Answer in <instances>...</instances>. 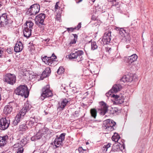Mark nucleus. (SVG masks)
<instances>
[{
	"label": "nucleus",
	"instance_id": "nucleus-18",
	"mask_svg": "<svg viewBox=\"0 0 153 153\" xmlns=\"http://www.w3.org/2000/svg\"><path fill=\"white\" fill-rule=\"evenodd\" d=\"M68 99H65L61 100L58 103V109H59V110H63L65 108V106L70 101Z\"/></svg>",
	"mask_w": 153,
	"mask_h": 153
},
{
	"label": "nucleus",
	"instance_id": "nucleus-33",
	"mask_svg": "<svg viewBox=\"0 0 153 153\" xmlns=\"http://www.w3.org/2000/svg\"><path fill=\"white\" fill-rule=\"evenodd\" d=\"M39 131L43 135V134H47L48 131V129L47 128L44 127L42 129L39 130Z\"/></svg>",
	"mask_w": 153,
	"mask_h": 153
},
{
	"label": "nucleus",
	"instance_id": "nucleus-47",
	"mask_svg": "<svg viewBox=\"0 0 153 153\" xmlns=\"http://www.w3.org/2000/svg\"><path fill=\"white\" fill-rule=\"evenodd\" d=\"M79 112L78 111H76L75 112L74 114V116L75 117H78L79 116Z\"/></svg>",
	"mask_w": 153,
	"mask_h": 153
},
{
	"label": "nucleus",
	"instance_id": "nucleus-25",
	"mask_svg": "<svg viewBox=\"0 0 153 153\" xmlns=\"http://www.w3.org/2000/svg\"><path fill=\"white\" fill-rule=\"evenodd\" d=\"M121 88V86L120 84H116L113 85L111 90L113 93H116L120 90Z\"/></svg>",
	"mask_w": 153,
	"mask_h": 153
},
{
	"label": "nucleus",
	"instance_id": "nucleus-58",
	"mask_svg": "<svg viewBox=\"0 0 153 153\" xmlns=\"http://www.w3.org/2000/svg\"><path fill=\"white\" fill-rule=\"evenodd\" d=\"M1 6H2L1 4H0V7H1Z\"/></svg>",
	"mask_w": 153,
	"mask_h": 153
},
{
	"label": "nucleus",
	"instance_id": "nucleus-2",
	"mask_svg": "<svg viewBox=\"0 0 153 153\" xmlns=\"http://www.w3.org/2000/svg\"><path fill=\"white\" fill-rule=\"evenodd\" d=\"M15 92L16 94L27 97L29 94L28 89L26 85H20L15 90Z\"/></svg>",
	"mask_w": 153,
	"mask_h": 153
},
{
	"label": "nucleus",
	"instance_id": "nucleus-59",
	"mask_svg": "<svg viewBox=\"0 0 153 153\" xmlns=\"http://www.w3.org/2000/svg\"><path fill=\"white\" fill-rule=\"evenodd\" d=\"M9 62L10 61V60H9Z\"/></svg>",
	"mask_w": 153,
	"mask_h": 153
},
{
	"label": "nucleus",
	"instance_id": "nucleus-4",
	"mask_svg": "<svg viewBox=\"0 0 153 153\" xmlns=\"http://www.w3.org/2000/svg\"><path fill=\"white\" fill-rule=\"evenodd\" d=\"M40 8V5L36 4L31 5L29 8L26 14L29 16H35L39 12Z\"/></svg>",
	"mask_w": 153,
	"mask_h": 153
},
{
	"label": "nucleus",
	"instance_id": "nucleus-36",
	"mask_svg": "<svg viewBox=\"0 0 153 153\" xmlns=\"http://www.w3.org/2000/svg\"><path fill=\"white\" fill-rule=\"evenodd\" d=\"M65 70L62 67H60L57 71V73L58 74H60L64 72Z\"/></svg>",
	"mask_w": 153,
	"mask_h": 153
},
{
	"label": "nucleus",
	"instance_id": "nucleus-13",
	"mask_svg": "<svg viewBox=\"0 0 153 153\" xmlns=\"http://www.w3.org/2000/svg\"><path fill=\"white\" fill-rule=\"evenodd\" d=\"M111 31H108L104 33L101 40V43L102 45L108 44L110 42L111 40Z\"/></svg>",
	"mask_w": 153,
	"mask_h": 153
},
{
	"label": "nucleus",
	"instance_id": "nucleus-28",
	"mask_svg": "<svg viewBox=\"0 0 153 153\" xmlns=\"http://www.w3.org/2000/svg\"><path fill=\"white\" fill-rule=\"evenodd\" d=\"M28 129L27 126L26 124H22L19 126V129L20 131H25Z\"/></svg>",
	"mask_w": 153,
	"mask_h": 153
},
{
	"label": "nucleus",
	"instance_id": "nucleus-37",
	"mask_svg": "<svg viewBox=\"0 0 153 153\" xmlns=\"http://www.w3.org/2000/svg\"><path fill=\"white\" fill-rule=\"evenodd\" d=\"M43 135L41 133V132L39 130L36 133V138L37 140L40 139L41 137Z\"/></svg>",
	"mask_w": 153,
	"mask_h": 153
},
{
	"label": "nucleus",
	"instance_id": "nucleus-45",
	"mask_svg": "<svg viewBox=\"0 0 153 153\" xmlns=\"http://www.w3.org/2000/svg\"><path fill=\"white\" fill-rule=\"evenodd\" d=\"M59 2H58L56 3V4L55 6V8L56 10L58 9L60 7L59 6Z\"/></svg>",
	"mask_w": 153,
	"mask_h": 153
},
{
	"label": "nucleus",
	"instance_id": "nucleus-8",
	"mask_svg": "<svg viewBox=\"0 0 153 153\" xmlns=\"http://www.w3.org/2000/svg\"><path fill=\"white\" fill-rule=\"evenodd\" d=\"M50 86L47 85L42 89V93L41 94L40 98L42 100H43L45 98L52 97L53 94L51 91L50 89Z\"/></svg>",
	"mask_w": 153,
	"mask_h": 153
},
{
	"label": "nucleus",
	"instance_id": "nucleus-22",
	"mask_svg": "<svg viewBox=\"0 0 153 153\" xmlns=\"http://www.w3.org/2000/svg\"><path fill=\"white\" fill-rule=\"evenodd\" d=\"M138 56L135 54H133L129 56L128 59V62L130 64L137 60Z\"/></svg>",
	"mask_w": 153,
	"mask_h": 153
},
{
	"label": "nucleus",
	"instance_id": "nucleus-51",
	"mask_svg": "<svg viewBox=\"0 0 153 153\" xmlns=\"http://www.w3.org/2000/svg\"><path fill=\"white\" fill-rule=\"evenodd\" d=\"M65 84H62L61 86V88L62 90H65Z\"/></svg>",
	"mask_w": 153,
	"mask_h": 153
},
{
	"label": "nucleus",
	"instance_id": "nucleus-27",
	"mask_svg": "<svg viewBox=\"0 0 153 153\" xmlns=\"http://www.w3.org/2000/svg\"><path fill=\"white\" fill-rule=\"evenodd\" d=\"M26 23V25L25 28H27V29L32 30L34 24L33 22L32 21H30L27 22Z\"/></svg>",
	"mask_w": 153,
	"mask_h": 153
},
{
	"label": "nucleus",
	"instance_id": "nucleus-35",
	"mask_svg": "<svg viewBox=\"0 0 153 153\" xmlns=\"http://www.w3.org/2000/svg\"><path fill=\"white\" fill-rule=\"evenodd\" d=\"M85 150H84L82 147H80L79 148L78 150H76V153H85Z\"/></svg>",
	"mask_w": 153,
	"mask_h": 153
},
{
	"label": "nucleus",
	"instance_id": "nucleus-38",
	"mask_svg": "<svg viewBox=\"0 0 153 153\" xmlns=\"http://www.w3.org/2000/svg\"><path fill=\"white\" fill-rule=\"evenodd\" d=\"M111 144L110 143H108L107 144H105L103 146V148H106L105 149H104V152H106L107 151L108 149L111 146Z\"/></svg>",
	"mask_w": 153,
	"mask_h": 153
},
{
	"label": "nucleus",
	"instance_id": "nucleus-29",
	"mask_svg": "<svg viewBox=\"0 0 153 153\" xmlns=\"http://www.w3.org/2000/svg\"><path fill=\"white\" fill-rule=\"evenodd\" d=\"M120 137L117 133H114V135L112 137V140L115 142H117L120 139Z\"/></svg>",
	"mask_w": 153,
	"mask_h": 153
},
{
	"label": "nucleus",
	"instance_id": "nucleus-1",
	"mask_svg": "<svg viewBox=\"0 0 153 153\" xmlns=\"http://www.w3.org/2000/svg\"><path fill=\"white\" fill-rule=\"evenodd\" d=\"M31 108L30 105L28 103H25L24 107L16 115L13 124L14 126L17 125L18 123L22 121L24 118V116L27 112L29 111Z\"/></svg>",
	"mask_w": 153,
	"mask_h": 153
},
{
	"label": "nucleus",
	"instance_id": "nucleus-26",
	"mask_svg": "<svg viewBox=\"0 0 153 153\" xmlns=\"http://www.w3.org/2000/svg\"><path fill=\"white\" fill-rule=\"evenodd\" d=\"M31 30H30L27 28H24L23 30V34L24 36L28 38L31 35Z\"/></svg>",
	"mask_w": 153,
	"mask_h": 153
},
{
	"label": "nucleus",
	"instance_id": "nucleus-43",
	"mask_svg": "<svg viewBox=\"0 0 153 153\" xmlns=\"http://www.w3.org/2000/svg\"><path fill=\"white\" fill-rule=\"evenodd\" d=\"M47 73V74H49L51 72V70L50 68H47L44 72Z\"/></svg>",
	"mask_w": 153,
	"mask_h": 153
},
{
	"label": "nucleus",
	"instance_id": "nucleus-48",
	"mask_svg": "<svg viewBox=\"0 0 153 153\" xmlns=\"http://www.w3.org/2000/svg\"><path fill=\"white\" fill-rule=\"evenodd\" d=\"M20 143L19 144V143H17L15 144L14 145V148H18L19 147H20L19 146Z\"/></svg>",
	"mask_w": 153,
	"mask_h": 153
},
{
	"label": "nucleus",
	"instance_id": "nucleus-20",
	"mask_svg": "<svg viewBox=\"0 0 153 153\" xmlns=\"http://www.w3.org/2000/svg\"><path fill=\"white\" fill-rule=\"evenodd\" d=\"M23 48V44L21 42H19L16 44L14 48V51L17 53L19 52L22 51Z\"/></svg>",
	"mask_w": 153,
	"mask_h": 153
},
{
	"label": "nucleus",
	"instance_id": "nucleus-55",
	"mask_svg": "<svg viewBox=\"0 0 153 153\" xmlns=\"http://www.w3.org/2000/svg\"><path fill=\"white\" fill-rule=\"evenodd\" d=\"M117 108H115L114 109H113V111H115V112H117Z\"/></svg>",
	"mask_w": 153,
	"mask_h": 153
},
{
	"label": "nucleus",
	"instance_id": "nucleus-12",
	"mask_svg": "<svg viewBox=\"0 0 153 153\" xmlns=\"http://www.w3.org/2000/svg\"><path fill=\"white\" fill-rule=\"evenodd\" d=\"M10 123V121L6 117H2L0 119V129L5 130L8 128Z\"/></svg>",
	"mask_w": 153,
	"mask_h": 153
},
{
	"label": "nucleus",
	"instance_id": "nucleus-32",
	"mask_svg": "<svg viewBox=\"0 0 153 153\" xmlns=\"http://www.w3.org/2000/svg\"><path fill=\"white\" fill-rule=\"evenodd\" d=\"M112 5V6H116L118 5L119 2V0H108Z\"/></svg>",
	"mask_w": 153,
	"mask_h": 153
},
{
	"label": "nucleus",
	"instance_id": "nucleus-54",
	"mask_svg": "<svg viewBox=\"0 0 153 153\" xmlns=\"http://www.w3.org/2000/svg\"><path fill=\"white\" fill-rule=\"evenodd\" d=\"M40 153H47V152L45 151L42 150L40 152Z\"/></svg>",
	"mask_w": 153,
	"mask_h": 153
},
{
	"label": "nucleus",
	"instance_id": "nucleus-31",
	"mask_svg": "<svg viewBox=\"0 0 153 153\" xmlns=\"http://www.w3.org/2000/svg\"><path fill=\"white\" fill-rule=\"evenodd\" d=\"M27 140L26 138H24L22 139L20 143V145L22 147L24 146L27 143Z\"/></svg>",
	"mask_w": 153,
	"mask_h": 153
},
{
	"label": "nucleus",
	"instance_id": "nucleus-60",
	"mask_svg": "<svg viewBox=\"0 0 153 153\" xmlns=\"http://www.w3.org/2000/svg\"><path fill=\"white\" fill-rule=\"evenodd\" d=\"M88 143H86V144H87Z\"/></svg>",
	"mask_w": 153,
	"mask_h": 153
},
{
	"label": "nucleus",
	"instance_id": "nucleus-17",
	"mask_svg": "<svg viewBox=\"0 0 153 153\" xmlns=\"http://www.w3.org/2000/svg\"><path fill=\"white\" fill-rule=\"evenodd\" d=\"M118 30L119 31V37L121 38L122 40H124L125 41H129V36H127L128 39H126V37L127 33L126 30H124L123 28H118Z\"/></svg>",
	"mask_w": 153,
	"mask_h": 153
},
{
	"label": "nucleus",
	"instance_id": "nucleus-34",
	"mask_svg": "<svg viewBox=\"0 0 153 153\" xmlns=\"http://www.w3.org/2000/svg\"><path fill=\"white\" fill-rule=\"evenodd\" d=\"M98 47V46L97 45L96 43L94 42H92L91 45V49L94 50L95 49H96Z\"/></svg>",
	"mask_w": 153,
	"mask_h": 153
},
{
	"label": "nucleus",
	"instance_id": "nucleus-3",
	"mask_svg": "<svg viewBox=\"0 0 153 153\" xmlns=\"http://www.w3.org/2000/svg\"><path fill=\"white\" fill-rule=\"evenodd\" d=\"M11 25V24L8 22V15L7 13H3L1 16H0L1 27H4L7 29H8Z\"/></svg>",
	"mask_w": 153,
	"mask_h": 153
},
{
	"label": "nucleus",
	"instance_id": "nucleus-7",
	"mask_svg": "<svg viewBox=\"0 0 153 153\" xmlns=\"http://www.w3.org/2000/svg\"><path fill=\"white\" fill-rule=\"evenodd\" d=\"M84 52L82 51H78L75 53H71L69 56V57L70 59H74V60L79 62L83 59L82 56Z\"/></svg>",
	"mask_w": 153,
	"mask_h": 153
},
{
	"label": "nucleus",
	"instance_id": "nucleus-21",
	"mask_svg": "<svg viewBox=\"0 0 153 153\" xmlns=\"http://www.w3.org/2000/svg\"><path fill=\"white\" fill-rule=\"evenodd\" d=\"M132 80V76L129 75H127L123 76V77L120 79V81L126 82H131Z\"/></svg>",
	"mask_w": 153,
	"mask_h": 153
},
{
	"label": "nucleus",
	"instance_id": "nucleus-16",
	"mask_svg": "<svg viewBox=\"0 0 153 153\" xmlns=\"http://www.w3.org/2000/svg\"><path fill=\"white\" fill-rule=\"evenodd\" d=\"M125 146L123 144L119 143L115 144L112 146L111 153L115 152L122 151L124 149Z\"/></svg>",
	"mask_w": 153,
	"mask_h": 153
},
{
	"label": "nucleus",
	"instance_id": "nucleus-39",
	"mask_svg": "<svg viewBox=\"0 0 153 153\" xmlns=\"http://www.w3.org/2000/svg\"><path fill=\"white\" fill-rule=\"evenodd\" d=\"M7 53L9 54H12L13 52V49L12 48L9 47L7 49Z\"/></svg>",
	"mask_w": 153,
	"mask_h": 153
},
{
	"label": "nucleus",
	"instance_id": "nucleus-56",
	"mask_svg": "<svg viewBox=\"0 0 153 153\" xmlns=\"http://www.w3.org/2000/svg\"><path fill=\"white\" fill-rule=\"evenodd\" d=\"M82 0H79V1H78V3L81 2L82 1Z\"/></svg>",
	"mask_w": 153,
	"mask_h": 153
},
{
	"label": "nucleus",
	"instance_id": "nucleus-50",
	"mask_svg": "<svg viewBox=\"0 0 153 153\" xmlns=\"http://www.w3.org/2000/svg\"><path fill=\"white\" fill-rule=\"evenodd\" d=\"M37 140V139L36 138V135L35 136H33L31 138V140L32 141H35V140Z\"/></svg>",
	"mask_w": 153,
	"mask_h": 153
},
{
	"label": "nucleus",
	"instance_id": "nucleus-53",
	"mask_svg": "<svg viewBox=\"0 0 153 153\" xmlns=\"http://www.w3.org/2000/svg\"><path fill=\"white\" fill-rule=\"evenodd\" d=\"M91 19L93 20H96V18L94 16H92L91 17Z\"/></svg>",
	"mask_w": 153,
	"mask_h": 153
},
{
	"label": "nucleus",
	"instance_id": "nucleus-15",
	"mask_svg": "<svg viewBox=\"0 0 153 153\" xmlns=\"http://www.w3.org/2000/svg\"><path fill=\"white\" fill-rule=\"evenodd\" d=\"M45 14L44 13H40L37 16L35 19L36 24L39 26L40 25H44V21L45 18Z\"/></svg>",
	"mask_w": 153,
	"mask_h": 153
},
{
	"label": "nucleus",
	"instance_id": "nucleus-52",
	"mask_svg": "<svg viewBox=\"0 0 153 153\" xmlns=\"http://www.w3.org/2000/svg\"><path fill=\"white\" fill-rule=\"evenodd\" d=\"M74 36V38L73 39H75V40L77 41V36L76 34H73Z\"/></svg>",
	"mask_w": 153,
	"mask_h": 153
},
{
	"label": "nucleus",
	"instance_id": "nucleus-5",
	"mask_svg": "<svg viewBox=\"0 0 153 153\" xmlns=\"http://www.w3.org/2000/svg\"><path fill=\"white\" fill-rule=\"evenodd\" d=\"M3 81L7 84L11 85L14 84L16 81V77L15 75L8 73L4 75Z\"/></svg>",
	"mask_w": 153,
	"mask_h": 153
},
{
	"label": "nucleus",
	"instance_id": "nucleus-57",
	"mask_svg": "<svg viewBox=\"0 0 153 153\" xmlns=\"http://www.w3.org/2000/svg\"><path fill=\"white\" fill-rule=\"evenodd\" d=\"M106 149V148H102V149L103 151H104V149Z\"/></svg>",
	"mask_w": 153,
	"mask_h": 153
},
{
	"label": "nucleus",
	"instance_id": "nucleus-42",
	"mask_svg": "<svg viewBox=\"0 0 153 153\" xmlns=\"http://www.w3.org/2000/svg\"><path fill=\"white\" fill-rule=\"evenodd\" d=\"M81 23H79L77 26L75 27L74 28L75 30H79L81 27Z\"/></svg>",
	"mask_w": 153,
	"mask_h": 153
},
{
	"label": "nucleus",
	"instance_id": "nucleus-6",
	"mask_svg": "<svg viewBox=\"0 0 153 153\" xmlns=\"http://www.w3.org/2000/svg\"><path fill=\"white\" fill-rule=\"evenodd\" d=\"M116 123L113 120L108 119L104 122L103 127L108 131H111L115 128Z\"/></svg>",
	"mask_w": 153,
	"mask_h": 153
},
{
	"label": "nucleus",
	"instance_id": "nucleus-44",
	"mask_svg": "<svg viewBox=\"0 0 153 153\" xmlns=\"http://www.w3.org/2000/svg\"><path fill=\"white\" fill-rule=\"evenodd\" d=\"M73 27H70V28H67V30L68 31V32H69L70 31L71 32H73L75 29Z\"/></svg>",
	"mask_w": 153,
	"mask_h": 153
},
{
	"label": "nucleus",
	"instance_id": "nucleus-9",
	"mask_svg": "<svg viewBox=\"0 0 153 153\" xmlns=\"http://www.w3.org/2000/svg\"><path fill=\"white\" fill-rule=\"evenodd\" d=\"M17 104L15 102H10L5 105L3 111L6 115L10 114L12 112L13 108L17 106Z\"/></svg>",
	"mask_w": 153,
	"mask_h": 153
},
{
	"label": "nucleus",
	"instance_id": "nucleus-24",
	"mask_svg": "<svg viewBox=\"0 0 153 153\" xmlns=\"http://www.w3.org/2000/svg\"><path fill=\"white\" fill-rule=\"evenodd\" d=\"M35 122V119L33 117L30 118L29 120L26 121V125L28 127V129L31 128L34 125Z\"/></svg>",
	"mask_w": 153,
	"mask_h": 153
},
{
	"label": "nucleus",
	"instance_id": "nucleus-23",
	"mask_svg": "<svg viewBox=\"0 0 153 153\" xmlns=\"http://www.w3.org/2000/svg\"><path fill=\"white\" fill-rule=\"evenodd\" d=\"M7 136H5L3 137L0 136V147L4 146L6 144L7 140L8 138Z\"/></svg>",
	"mask_w": 153,
	"mask_h": 153
},
{
	"label": "nucleus",
	"instance_id": "nucleus-14",
	"mask_svg": "<svg viewBox=\"0 0 153 153\" xmlns=\"http://www.w3.org/2000/svg\"><path fill=\"white\" fill-rule=\"evenodd\" d=\"M65 133L61 134L59 137H57L54 140L53 143L56 148L59 147L61 146L62 141L64 140L65 136Z\"/></svg>",
	"mask_w": 153,
	"mask_h": 153
},
{
	"label": "nucleus",
	"instance_id": "nucleus-10",
	"mask_svg": "<svg viewBox=\"0 0 153 153\" xmlns=\"http://www.w3.org/2000/svg\"><path fill=\"white\" fill-rule=\"evenodd\" d=\"M56 56L54 53L52 54V56L50 57H48L45 56L43 57H42V61L45 64L51 66H54L53 62L56 59Z\"/></svg>",
	"mask_w": 153,
	"mask_h": 153
},
{
	"label": "nucleus",
	"instance_id": "nucleus-11",
	"mask_svg": "<svg viewBox=\"0 0 153 153\" xmlns=\"http://www.w3.org/2000/svg\"><path fill=\"white\" fill-rule=\"evenodd\" d=\"M99 105L97 109L98 113L101 115H104L108 110V106L103 101L99 102Z\"/></svg>",
	"mask_w": 153,
	"mask_h": 153
},
{
	"label": "nucleus",
	"instance_id": "nucleus-61",
	"mask_svg": "<svg viewBox=\"0 0 153 153\" xmlns=\"http://www.w3.org/2000/svg\"><path fill=\"white\" fill-rule=\"evenodd\" d=\"M4 153V152H1V153Z\"/></svg>",
	"mask_w": 153,
	"mask_h": 153
},
{
	"label": "nucleus",
	"instance_id": "nucleus-41",
	"mask_svg": "<svg viewBox=\"0 0 153 153\" xmlns=\"http://www.w3.org/2000/svg\"><path fill=\"white\" fill-rule=\"evenodd\" d=\"M24 151V149L22 147H20L18 149L17 153H23Z\"/></svg>",
	"mask_w": 153,
	"mask_h": 153
},
{
	"label": "nucleus",
	"instance_id": "nucleus-30",
	"mask_svg": "<svg viewBox=\"0 0 153 153\" xmlns=\"http://www.w3.org/2000/svg\"><path fill=\"white\" fill-rule=\"evenodd\" d=\"M90 113L91 116L94 118H95L97 116V111L96 109L92 108L90 110Z\"/></svg>",
	"mask_w": 153,
	"mask_h": 153
},
{
	"label": "nucleus",
	"instance_id": "nucleus-49",
	"mask_svg": "<svg viewBox=\"0 0 153 153\" xmlns=\"http://www.w3.org/2000/svg\"><path fill=\"white\" fill-rule=\"evenodd\" d=\"M2 48L1 49L0 48V57L2 56L4 52L2 50Z\"/></svg>",
	"mask_w": 153,
	"mask_h": 153
},
{
	"label": "nucleus",
	"instance_id": "nucleus-19",
	"mask_svg": "<svg viewBox=\"0 0 153 153\" xmlns=\"http://www.w3.org/2000/svg\"><path fill=\"white\" fill-rule=\"evenodd\" d=\"M112 97L114 98V102L116 104H121L124 102V99L122 96L120 97L117 95L114 94Z\"/></svg>",
	"mask_w": 153,
	"mask_h": 153
},
{
	"label": "nucleus",
	"instance_id": "nucleus-40",
	"mask_svg": "<svg viewBox=\"0 0 153 153\" xmlns=\"http://www.w3.org/2000/svg\"><path fill=\"white\" fill-rule=\"evenodd\" d=\"M112 93H113L111 90H110L108 92H107L106 94V95L107 97H109L110 96H111V97H112V96L113 95H114V94H112Z\"/></svg>",
	"mask_w": 153,
	"mask_h": 153
},
{
	"label": "nucleus",
	"instance_id": "nucleus-46",
	"mask_svg": "<svg viewBox=\"0 0 153 153\" xmlns=\"http://www.w3.org/2000/svg\"><path fill=\"white\" fill-rule=\"evenodd\" d=\"M76 40H75V39H73L70 42V44H75L76 43Z\"/></svg>",
	"mask_w": 153,
	"mask_h": 153
}]
</instances>
